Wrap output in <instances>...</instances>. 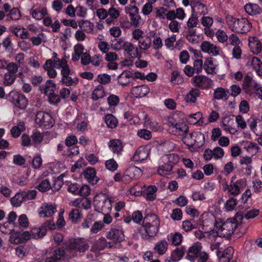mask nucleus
I'll list each match as a JSON object with an SVG mask.
<instances>
[{"label": "nucleus", "mask_w": 262, "mask_h": 262, "mask_svg": "<svg viewBox=\"0 0 262 262\" xmlns=\"http://www.w3.org/2000/svg\"><path fill=\"white\" fill-rule=\"evenodd\" d=\"M123 51L124 55L127 56L129 58L139 59L141 57V53L137 46L130 41H126Z\"/></svg>", "instance_id": "4468645a"}, {"label": "nucleus", "mask_w": 262, "mask_h": 262, "mask_svg": "<svg viewBox=\"0 0 262 262\" xmlns=\"http://www.w3.org/2000/svg\"><path fill=\"white\" fill-rule=\"evenodd\" d=\"M161 221L159 217L155 213L147 214L144 217L142 225L138 228L137 234H134V238L149 241L154 239L158 234L160 227Z\"/></svg>", "instance_id": "f257e3e1"}, {"label": "nucleus", "mask_w": 262, "mask_h": 262, "mask_svg": "<svg viewBox=\"0 0 262 262\" xmlns=\"http://www.w3.org/2000/svg\"><path fill=\"white\" fill-rule=\"evenodd\" d=\"M201 47L203 52L208 53L211 56H216L220 54V48L209 41H203L201 43Z\"/></svg>", "instance_id": "f3484780"}, {"label": "nucleus", "mask_w": 262, "mask_h": 262, "mask_svg": "<svg viewBox=\"0 0 262 262\" xmlns=\"http://www.w3.org/2000/svg\"><path fill=\"white\" fill-rule=\"evenodd\" d=\"M250 128L257 135L259 136L262 134V124L257 127V121L254 118H251L249 120Z\"/></svg>", "instance_id": "bf43d9fd"}, {"label": "nucleus", "mask_w": 262, "mask_h": 262, "mask_svg": "<svg viewBox=\"0 0 262 262\" xmlns=\"http://www.w3.org/2000/svg\"><path fill=\"white\" fill-rule=\"evenodd\" d=\"M247 65L252 67L257 74L262 78V62L260 59L256 57H252L249 59Z\"/></svg>", "instance_id": "412c9836"}, {"label": "nucleus", "mask_w": 262, "mask_h": 262, "mask_svg": "<svg viewBox=\"0 0 262 262\" xmlns=\"http://www.w3.org/2000/svg\"><path fill=\"white\" fill-rule=\"evenodd\" d=\"M149 155V148L146 146H140L135 151L132 157V160L135 161L141 162L146 160Z\"/></svg>", "instance_id": "6ab92c4d"}, {"label": "nucleus", "mask_w": 262, "mask_h": 262, "mask_svg": "<svg viewBox=\"0 0 262 262\" xmlns=\"http://www.w3.org/2000/svg\"><path fill=\"white\" fill-rule=\"evenodd\" d=\"M156 31L154 30H150L149 32L150 38H154L152 40V47L155 50H159L163 46L162 40L160 37L156 35Z\"/></svg>", "instance_id": "ea45409f"}, {"label": "nucleus", "mask_w": 262, "mask_h": 262, "mask_svg": "<svg viewBox=\"0 0 262 262\" xmlns=\"http://www.w3.org/2000/svg\"><path fill=\"white\" fill-rule=\"evenodd\" d=\"M237 224L234 219H228L226 221L219 219L215 223V229L219 230L220 236L229 237L237 227Z\"/></svg>", "instance_id": "7ed1b4c3"}, {"label": "nucleus", "mask_w": 262, "mask_h": 262, "mask_svg": "<svg viewBox=\"0 0 262 262\" xmlns=\"http://www.w3.org/2000/svg\"><path fill=\"white\" fill-rule=\"evenodd\" d=\"M68 248L79 252H84L89 249V244L86 239L78 238L71 240L68 245Z\"/></svg>", "instance_id": "f8f14e48"}, {"label": "nucleus", "mask_w": 262, "mask_h": 262, "mask_svg": "<svg viewBox=\"0 0 262 262\" xmlns=\"http://www.w3.org/2000/svg\"><path fill=\"white\" fill-rule=\"evenodd\" d=\"M132 24L136 27H139L142 24L141 17L139 14V12L129 15Z\"/></svg>", "instance_id": "338daca9"}, {"label": "nucleus", "mask_w": 262, "mask_h": 262, "mask_svg": "<svg viewBox=\"0 0 262 262\" xmlns=\"http://www.w3.org/2000/svg\"><path fill=\"white\" fill-rule=\"evenodd\" d=\"M161 159V161L168 163L172 167L174 165L177 164L180 160L179 156L176 154L165 155L162 156Z\"/></svg>", "instance_id": "72a5a7b5"}, {"label": "nucleus", "mask_w": 262, "mask_h": 262, "mask_svg": "<svg viewBox=\"0 0 262 262\" xmlns=\"http://www.w3.org/2000/svg\"><path fill=\"white\" fill-rule=\"evenodd\" d=\"M25 130V124L23 122H20L17 124V126H13L11 130V133L14 138L18 137L21 133Z\"/></svg>", "instance_id": "6e6d98bb"}, {"label": "nucleus", "mask_w": 262, "mask_h": 262, "mask_svg": "<svg viewBox=\"0 0 262 262\" xmlns=\"http://www.w3.org/2000/svg\"><path fill=\"white\" fill-rule=\"evenodd\" d=\"M247 185V181L245 179H241L235 182L231 181L230 185H226L224 189L227 188L228 192L232 195H237L241 192V190L244 189Z\"/></svg>", "instance_id": "9b49d317"}, {"label": "nucleus", "mask_w": 262, "mask_h": 262, "mask_svg": "<svg viewBox=\"0 0 262 262\" xmlns=\"http://www.w3.org/2000/svg\"><path fill=\"white\" fill-rule=\"evenodd\" d=\"M191 82L194 86L203 90L209 89L213 85V81L210 78L202 75L194 76L191 79Z\"/></svg>", "instance_id": "1a4fd4ad"}, {"label": "nucleus", "mask_w": 262, "mask_h": 262, "mask_svg": "<svg viewBox=\"0 0 262 262\" xmlns=\"http://www.w3.org/2000/svg\"><path fill=\"white\" fill-rule=\"evenodd\" d=\"M204 141V136L200 132H193L183 138V142L189 146L200 147L203 145Z\"/></svg>", "instance_id": "423d86ee"}, {"label": "nucleus", "mask_w": 262, "mask_h": 262, "mask_svg": "<svg viewBox=\"0 0 262 262\" xmlns=\"http://www.w3.org/2000/svg\"><path fill=\"white\" fill-rule=\"evenodd\" d=\"M105 96V92L104 87L101 85H98L93 91L91 98L94 101H97Z\"/></svg>", "instance_id": "c9c22d12"}, {"label": "nucleus", "mask_w": 262, "mask_h": 262, "mask_svg": "<svg viewBox=\"0 0 262 262\" xmlns=\"http://www.w3.org/2000/svg\"><path fill=\"white\" fill-rule=\"evenodd\" d=\"M167 9L163 7H159L155 8L153 14L156 18L161 21H164L166 19Z\"/></svg>", "instance_id": "603ef678"}, {"label": "nucleus", "mask_w": 262, "mask_h": 262, "mask_svg": "<svg viewBox=\"0 0 262 262\" xmlns=\"http://www.w3.org/2000/svg\"><path fill=\"white\" fill-rule=\"evenodd\" d=\"M57 212V206L51 203L41 204L38 209V214L41 217H51Z\"/></svg>", "instance_id": "ddd939ff"}, {"label": "nucleus", "mask_w": 262, "mask_h": 262, "mask_svg": "<svg viewBox=\"0 0 262 262\" xmlns=\"http://www.w3.org/2000/svg\"><path fill=\"white\" fill-rule=\"evenodd\" d=\"M183 235L178 232L171 233L167 236V239L170 241L171 244L174 246L180 245L183 241Z\"/></svg>", "instance_id": "a19ab883"}, {"label": "nucleus", "mask_w": 262, "mask_h": 262, "mask_svg": "<svg viewBox=\"0 0 262 262\" xmlns=\"http://www.w3.org/2000/svg\"><path fill=\"white\" fill-rule=\"evenodd\" d=\"M144 34L143 31L139 28L135 29L132 33L133 39L138 41L139 50L146 51L151 47L152 40L149 35L144 36Z\"/></svg>", "instance_id": "39448f33"}, {"label": "nucleus", "mask_w": 262, "mask_h": 262, "mask_svg": "<svg viewBox=\"0 0 262 262\" xmlns=\"http://www.w3.org/2000/svg\"><path fill=\"white\" fill-rule=\"evenodd\" d=\"M184 250L182 247L176 248L171 253V258L172 261H178L184 256Z\"/></svg>", "instance_id": "e2e57ef3"}, {"label": "nucleus", "mask_w": 262, "mask_h": 262, "mask_svg": "<svg viewBox=\"0 0 262 262\" xmlns=\"http://www.w3.org/2000/svg\"><path fill=\"white\" fill-rule=\"evenodd\" d=\"M83 174L84 179L93 185L96 184L99 180V179L96 176V171L93 168H86L83 171Z\"/></svg>", "instance_id": "5701e85b"}, {"label": "nucleus", "mask_w": 262, "mask_h": 262, "mask_svg": "<svg viewBox=\"0 0 262 262\" xmlns=\"http://www.w3.org/2000/svg\"><path fill=\"white\" fill-rule=\"evenodd\" d=\"M35 121L39 126L47 128L51 127L54 123L50 114L42 111H39L36 113Z\"/></svg>", "instance_id": "0eeeda50"}, {"label": "nucleus", "mask_w": 262, "mask_h": 262, "mask_svg": "<svg viewBox=\"0 0 262 262\" xmlns=\"http://www.w3.org/2000/svg\"><path fill=\"white\" fill-rule=\"evenodd\" d=\"M24 201H26V200L24 195V191L17 192L11 199V204L15 207H19Z\"/></svg>", "instance_id": "de8ad7c7"}, {"label": "nucleus", "mask_w": 262, "mask_h": 262, "mask_svg": "<svg viewBox=\"0 0 262 262\" xmlns=\"http://www.w3.org/2000/svg\"><path fill=\"white\" fill-rule=\"evenodd\" d=\"M200 91L197 88H191L185 96V100L189 103H194L200 97Z\"/></svg>", "instance_id": "c756f323"}, {"label": "nucleus", "mask_w": 262, "mask_h": 262, "mask_svg": "<svg viewBox=\"0 0 262 262\" xmlns=\"http://www.w3.org/2000/svg\"><path fill=\"white\" fill-rule=\"evenodd\" d=\"M84 46L80 43L75 45L74 47V53L72 54V60L74 61H78L80 57V56L84 53Z\"/></svg>", "instance_id": "3c124183"}, {"label": "nucleus", "mask_w": 262, "mask_h": 262, "mask_svg": "<svg viewBox=\"0 0 262 262\" xmlns=\"http://www.w3.org/2000/svg\"><path fill=\"white\" fill-rule=\"evenodd\" d=\"M233 253V248L232 247H228L224 251L221 250V249H217L216 255L219 259V262H230Z\"/></svg>", "instance_id": "a211bd4d"}, {"label": "nucleus", "mask_w": 262, "mask_h": 262, "mask_svg": "<svg viewBox=\"0 0 262 262\" xmlns=\"http://www.w3.org/2000/svg\"><path fill=\"white\" fill-rule=\"evenodd\" d=\"M109 248L113 247V245L110 242H107L106 239L103 237H101L97 240L91 247V251L97 252L103 250L106 247Z\"/></svg>", "instance_id": "4be33fe9"}, {"label": "nucleus", "mask_w": 262, "mask_h": 262, "mask_svg": "<svg viewBox=\"0 0 262 262\" xmlns=\"http://www.w3.org/2000/svg\"><path fill=\"white\" fill-rule=\"evenodd\" d=\"M105 122L107 126L111 128L116 127L118 123L117 119L112 114H108L105 116Z\"/></svg>", "instance_id": "69168bd1"}, {"label": "nucleus", "mask_w": 262, "mask_h": 262, "mask_svg": "<svg viewBox=\"0 0 262 262\" xmlns=\"http://www.w3.org/2000/svg\"><path fill=\"white\" fill-rule=\"evenodd\" d=\"M133 76V73L130 71H124L118 77V82L123 85H126L129 82V78Z\"/></svg>", "instance_id": "c03bdc74"}, {"label": "nucleus", "mask_w": 262, "mask_h": 262, "mask_svg": "<svg viewBox=\"0 0 262 262\" xmlns=\"http://www.w3.org/2000/svg\"><path fill=\"white\" fill-rule=\"evenodd\" d=\"M159 167L157 169L158 173L162 177H166L171 174L172 167L167 163L161 161L160 158L159 161Z\"/></svg>", "instance_id": "bb28decb"}, {"label": "nucleus", "mask_w": 262, "mask_h": 262, "mask_svg": "<svg viewBox=\"0 0 262 262\" xmlns=\"http://www.w3.org/2000/svg\"><path fill=\"white\" fill-rule=\"evenodd\" d=\"M149 92V89L146 85L135 86L132 89V94L136 98L143 97Z\"/></svg>", "instance_id": "cd10ccee"}, {"label": "nucleus", "mask_w": 262, "mask_h": 262, "mask_svg": "<svg viewBox=\"0 0 262 262\" xmlns=\"http://www.w3.org/2000/svg\"><path fill=\"white\" fill-rule=\"evenodd\" d=\"M248 41L251 51L256 55L259 53L262 49L260 40L256 37L251 36L249 37Z\"/></svg>", "instance_id": "393cba45"}, {"label": "nucleus", "mask_w": 262, "mask_h": 262, "mask_svg": "<svg viewBox=\"0 0 262 262\" xmlns=\"http://www.w3.org/2000/svg\"><path fill=\"white\" fill-rule=\"evenodd\" d=\"M232 123V120L228 118H225L223 120L222 127L226 132L231 134H234L236 132V130L234 128L231 127Z\"/></svg>", "instance_id": "49530a36"}, {"label": "nucleus", "mask_w": 262, "mask_h": 262, "mask_svg": "<svg viewBox=\"0 0 262 262\" xmlns=\"http://www.w3.org/2000/svg\"><path fill=\"white\" fill-rule=\"evenodd\" d=\"M190 5L191 7L192 13L195 15L198 14H202L205 12V5L199 2H191Z\"/></svg>", "instance_id": "37998d69"}, {"label": "nucleus", "mask_w": 262, "mask_h": 262, "mask_svg": "<svg viewBox=\"0 0 262 262\" xmlns=\"http://www.w3.org/2000/svg\"><path fill=\"white\" fill-rule=\"evenodd\" d=\"M229 91L222 87L215 89L213 93V98L216 100H225L228 98Z\"/></svg>", "instance_id": "f704fd0d"}, {"label": "nucleus", "mask_w": 262, "mask_h": 262, "mask_svg": "<svg viewBox=\"0 0 262 262\" xmlns=\"http://www.w3.org/2000/svg\"><path fill=\"white\" fill-rule=\"evenodd\" d=\"M202 245L200 243H196L189 249L187 257L190 261H194L201 252Z\"/></svg>", "instance_id": "b1692460"}, {"label": "nucleus", "mask_w": 262, "mask_h": 262, "mask_svg": "<svg viewBox=\"0 0 262 262\" xmlns=\"http://www.w3.org/2000/svg\"><path fill=\"white\" fill-rule=\"evenodd\" d=\"M43 137L44 135L43 133L37 130H33L31 136L32 144L38 145L40 144L43 140Z\"/></svg>", "instance_id": "5fc2aeb1"}, {"label": "nucleus", "mask_w": 262, "mask_h": 262, "mask_svg": "<svg viewBox=\"0 0 262 262\" xmlns=\"http://www.w3.org/2000/svg\"><path fill=\"white\" fill-rule=\"evenodd\" d=\"M204 69L207 74L215 73V65L213 63L212 58H206L204 63Z\"/></svg>", "instance_id": "a18cd8bd"}, {"label": "nucleus", "mask_w": 262, "mask_h": 262, "mask_svg": "<svg viewBox=\"0 0 262 262\" xmlns=\"http://www.w3.org/2000/svg\"><path fill=\"white\" fill-rule=\"evenodd\" d=\"M67 58L66 56L61 59H58L53 62V66L56 69H61V70L69 69V66L68 64Z\"/></svg>", "instance_id": "13d9d810"}, {"label": "nucleus", "mask_w": 262, "mask_h": 262, "mask_svg": "<svg viewBox=\"0 0 262 262\" xmlns=\"http://www.w3.org/2000/svg\"><path fill=\"white\" fill-rule=\"evenodd\" d=\"M32 44L35 46L40 45L42 41H46V36L43 33H39L37 36L30 38Z\"/></svg>", "instance_id": "0e129e2a"}, {"label": "nucleus", "mask_w": 262, "mask_h": 262, "mask_svg": "<svg viewBox=\"0 0 262 262\" xmlns=\"http://www.w3.org/2000/svg\"><path fill=\"white\" fill-rule=\"evenodd\" d=\"M11 30L12 33L20 38L25 39L28 37V31L25 28L20 26L12 27Z\"/></svg>", "instance_id": "58836bf2"}, {"label": "nucleus", "mask_w": 262, "mask_h": 262, "mask_svg": "<svg viewBox=\"0 0 262 262\" xmlns=\"http://www.w3.org/2000/svg\"><path fill=\"white\" fill-rule=\"evenodd\" d=\"M168 247V242L165 239H162L156 243L154 250L158 254L163 255L166 252Z\"/></svg>", "instance_id": "473e14b6"}, {"label": "nucleus", "mask_w": 262, "mask_h": 262, "mask_svg": "<svg viewBox=\"0 0 262 262\" xmlns=\"http://www.w3.org/2000/svg\"><path fill=\"white\" fill-rule=\"evenodd\" d=\"M226 20L229 28L232 31L238 33H247L252 28V24L246 18L238 19L228 15L226 17Z\"/></svg>", "instance_id": "f03ea898"}, {"label": "nucleus", "mask_w": 262, "mask_h": 262, "mask_svg": "<svg viewBox=\"0 0 262 262\" xmlns=\"http://www.w3.org/2000/svg\"><path fill=\"white\" fill-rule=\"evenodd\" d=\"M115 201L114 197H106L104 194H100L95 196L94 205L98 211L109 213L112 208V203Z\"/></svg>", "instance_id": "20e7f679"}, {"label": "nucleus", "mask_w": 262, "mask_h": 262, "mask_svg": "<svg viewBox=\"0 0 262 262\" xmlns=\"http://www.w3.org/2000/svg\"><path fill=\"white\" fill-rule=\"evenodd\" d=\"M106 237L107 239L117 243H121L125 239L124 231L117 228H111L106 232Z\"/></svg>", "instance_id": "2eb2a0df"}, {"label": "nucleus", "mask_w": 262, "mask_h": 262, "mask_svg": "<svg viewBox=\"0 0 262 262\" xmlns=\"http://www.w3.org/2000/svg\"><path fill=\"white\" fill-rule=\"evenodd\" d=\"M82 217V213L78 209H72L69 213V219L73 224H77Z\"/></svg>", "instance_id": "09e8293b"}, {"label": "nucleus", "mask_w": 262, "mask_h": 262, "mask_svg": "<svg viewBox=\"0 0 262 262\" xmlns=\"http://www.w3.org/2000/svg\"><path fill=\"white\" fill-rule=\"evenodd\" d=\"M73 74V71L70 68L61 70V78L60 83L67 86L76 85L78 82V79Z\"/></svg>", "instance_id": "6e6552de"}, {"label": "nucleus", "mask_w": 262, "mask_h": 262, "mask_svg": "<svg viewBox=\"0 0 262 262\" xmlns=\"http://www.w3.org/2000/svg\"><path fill=\"white\" fill-rule=\"evenodd\" d=\"M46 227L42 225L39 227L32 228L31 230V234L32 238L37 239L43 236L46 234Z\"/></svg>", "instance_id": "79ce46f5"}, {"label": "nucleus", "mask_w": 262, "mask_h": 262, "mask_svg": "<svg viewBox=\"0 0 262 262\" xmlns=\"http://www.w3.org/2000/svg\"><path fill=\"white\" fill-rule=\"evenodd\" d=\"M9 100L21 109H25L28 104V101L25 95L15 91H11L9 95Z\"/></svg>", "instance_id": "9d476101"}, {"label": "nucleus", "mask_w": 262, "mask_h": 262, "mask_svg": "<svg viewBox=\"0 0 262 262\" xmlns=\"http://www.w3.org/2000/svg\"><path fill=\"white\" fill-rule=\"evenodd\" d=\"M126 41L122 38L115 39L111 43V47L113 50L116 51L123 50Z\"/></svg>", "instance_id": "680f3d73"}, {"label": "nucleus", "mask_w": 262, "mask_h": 262, "mask_svg": "<svg viewBox=\"0 0 262 262\" xmlns=\"http://www.w3.org/2000/svg\"><path fill=\"white\" fill-rule=\"evenodd\" d=\"M160 146L162 150L165 152L173 150L176 147L174 143L169 140L163 142L161 144Z\"/></svg>", "instance_id": "774afa93"}, {"label": "nucleus", "mask_w": 262, "mask_h": 262, "mask_svg": "<svg viewBox=\"0 0 262 262\" xmlns=\"http://www.w3.org/2000/svg\"><path fill=\"white\" fill-rule=\"evenodd\" d=\"M243 143L244 148L249 154L254 155L257 152L258 148L256 143L250 141H245Z\"/></svg>", "instance_id": "4d7b16f0"}, {"label": "nucleus", "mask_w": 262, "mask_h": 262, "mask_svg": "<svg viewBox=\"0 0 262 262\" xmlns=\"http://www.w3.org/2000/svg\"><path fill=\"white\" fill-rule=\"evenodd\" d=\"M246 12L251 15L259 14L261 12V9L257 4H248L245 6Z\"/></svg>", "instance_id": "8fccbe9b"}, {"label": "nucleus", "mask_w": 262, "mask_h": 262, "mask_svg": "<svg viewBox=\"0 0 262 262\" xmlns=\"http://www.w3.org/2000/svg\"><path fill=\"white\" fill-rule=\"evenodd\" d=\"M126 171L132 179H138L142 174V170L135 166H130Z\"/></svg>", "instance_id": "864d4df0"}, {"label": "nucleus", "mask_w": 262, "mask_h": 262, "mask_svg": "<svg viewBox=\"0 0 262 262\" xmlns=\"http://www.w3.org/2000/svg\"><path fill=\"white\" fill-rule=\"evenodd\" d=\"M108 145L112 152L117 154L121 151L123 147L122 142L118 139L111 140L108 142Z\"/></svg>", "instance_id": "4c0bfd02"}, {"label": "nucleus", "mask_w": 262, "mask_h": 262, "mask_svg": "<svg viewBox=\"0 0 262 262\" xmlns=\"http://www.w3.org/2000/svg\"><path fill=\"white\" fill-rule=\"evenodd\" d=\"M171 133L176 136H183L188 130V126L184 122L173 123L169 121Z\"/></svg>", "instance_id": "dca6fc26"}, {"label": "nucleus", "mask_w": 262, "mask_h": 262, "mask_svg": "<svg viewBox=\"0 0 262 262\" xmlns=\"http://www.w3.org/2000/svg\"><path fill=\"white\" fill-rule=\"evenodd\" d=\"M186 37L191 43H195L199 42V35L196 34V30L194 29H188Z\"/></svg>", "instance_id": "052dcab7"}, {"label": "nucleus", "mask_w": 262, "mask_h": 262, "mask_svg": "<svg viewBox=\"0 0 262 262\" xmlns=\"http://www.w3.org/2000/svg\"><path fill=\"white\" fill-rule=\"evenodd\" d=\"M64 255L65 252L63 249H56L52 254H47L45 262H60L63 259Z\"/></svg>", "instance_id": "aec40b11"}, {"label": "nucleus", "mask_w": 262, "mask_h": 262, "mask_svg": "<svg viewBox=\"0 0 262 262\" xmlns=\"http://www.w3.org/2000/svg\"><path fill=\"white\" fill-rule=\"evenodd\" d=\"M30 14L34 19L40 20L48 14V10L45 7H38L32 8Z\"/></svg>", "instance_id": "a878e982"}, {"label": "nucleus", "mask_w": 262, "mask_h": 262, "mask_svg": "<svg viewBox=\"0 0 262 262\" xmlns=\"http://www.w3.org/2000/svg\"><path fill=\"white\" fill-rule=\"evenodd\" d=\"M187 120L191 124L198 123L199 125H202L205 123L203 115L200 112L189 115L187 117Z\"/></svg>", "instance_id": "c85d7f7f"}, {"label": "nucleus", "mask_w": 262, "mask_h": 262, "mask_svg": "<svg viewBox=\"0 0 262 262\" xmlns=\"http://www.w3.org/2000/svg\"><path fill=\"white\" fill-rule=\"evenodd\" d=\"M143 190L145 192L146 199L148 201H154L156 197L157 188L155 185H150L147 187L143 186Z\"/></svg>", "instance_id": "e433bc0d"}, {"label": "nucleus", "mask_w": 262, "mask_h": 262, "mask_svg": "<svg viewBox=\"0 0 262 262\" xmlns=\"http://www.w3.org/2000/svg\"><path fill=\"white\" fill-rule=\"evenodd\" d=\"M43 69L47 72V75L50 78H55L57 76V72L54 69L55 68L51 60H47L43 65Z\"/></svg>", "instance_id": "2f4dec72"}, {"label": "nucleus", "mask_w": 262, "mask_h": 262, "mask_svg": "<svg viewBox=\"0 0 262 262\" xmlns=\"http://www.w3.org/2000/svg\"><path fill=\"white\" fill-rule=\"evenodd\" d=\"M22 15L20 11L16 7L11 9L10 12L6 15V20L8 21H16L21 18Z\"/></svg>", "instance_id": "7c9ffc66"}]
</instances>
